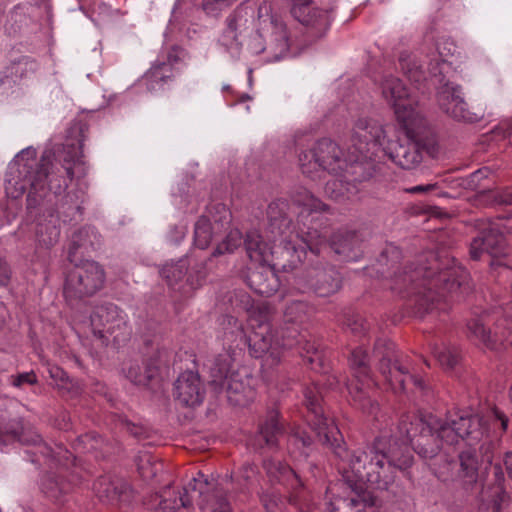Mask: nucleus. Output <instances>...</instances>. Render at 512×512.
Masks as SVG:
<instances>
[{
  "instance_id": "nucleus-30",
  "label": "nucleus",
  "mask_w": 512,
  "mask_h": 512,
  "mask_svg": "<svg viewBox=\"0 0 512 512\" xmlns=\"http://www.w3.org/2000/svg\"><path fill=\"white\" fill-rule=\"evenodd\" d=\"M329 247L343 261H357L362 256V239L355 231H338L330 239Z\"/></svg>"
},
{
  "instance_id": "nucleus-37",
  "label": "nucleus",
  "mask_w": 512,
  "mask_h": 512,
  "mask_svg": "<svg viewBox=\"0 0 512 512\" xmlns=\"http://www.w3.org/2000/svg\"><path fill=\"white\" fill-rule=\"evenodd\" d=\"M243 244L248 258L254 265L270 262L272 251L258 231L247 232Z\"/></svg>"
},
{
  "instance_id": "nucleus-51",
  "label": "nucleus",
  "mask_w": 512,
  "mask_h": 512,
  "mask_svg": "<svg viewBox=\"0 0 512 512\" xmlns=\"http://www.w3.org/2000/svg\"><path fill=\"white\" fill-rule=\"evenodd\" d=\"M313 439L307 431L296 428L289 436V445L300 450V455L307 457L312 449Z\"/></svg>"
},
{
  "instance_id": "nucleus-35",
  "label": "nucleus",
  "mask_w": 512,
  "mask_h": 512,
  "mask_svg": "<svg viewBox=\"0 0 512 512\" xmlns=\"http://www.w3.org/2000/svg\"><path fill=\"white\" fill-rule=\"evenodd\" d=\"M232 357L229 353L217 355L209 367V384L216 392H223L226 382L232 372Z\"/></svg>"
},
{
  "instance_id": "nucleus-46",
  "label": "nucleus",
  "mask_w": 512,
  "mask_h": 512,
  "mask_svg": "<svg viewBox=\"0 0 512 512\" xmlns=\"http://www.w3.org/2000/svg\"><path fill=\"white\" fill-rule=\"evenodd\" d=\"M429 416L441 445L443 443L447 445H455L459 440H461L449 418L441 420L433 415Z\"/></svg>"
},
{
  "instance_id": "nucleus-20",
  "label": "nucleus",
  "mask_w": 512,
  "mask_h": 512,
  "mask_svg": "<svg viewBox=\"0 0 512 512\" xmlns=\"http://www.w3.org/2000/svg\"><path fill=\"white\" fill-rule=\"evenodd\" d=\"M385 131L375 120L361 118L353 127L351 146L348 149L361 153L377 154L383 144Z\"/></svg>"
},
{
  "instance_id": "nucleus-49",
  "label": "nucleus",
  "mask_w": 512,
  "mask_h": 512,
  "mask_svg": "<svg viewBox=\"0 0 512 512\" xmlns=\"http://www.w3.org/2000/svg\"><path fill=\"white\" fill-rule=\"evenodd\" d=\"M241 37V34L225 28L218 42L233 58H238L242 50Z\"/></svg>"
},
{
  "instance_id": "nucleus-5",
  "label": "nucleus",
  "mask_w": 512,
  "mask_h": 512,
  "mask_svg": "<svg viewBox=\"0 0 512 512\" xmlns=\"http://www.w3.org/2000/svg\"><path fill=\"white\" fill-rule=\"evenodd\" d=\"M401 123L405 137L389 142L384 152L402 169H413L422 162L424 152L431 153L435 141L424 117Z\"/></svg>"
},
{
  "instance_id": "nucleus-22",
  "label": "nucleus",
  "mask_w": 512,
  "mask_h": 512,
  "mask_svg": "<svg viewBox=\"0 0 512 512\" xmlns=\"http://www.w3.org/2000/svg\"><path fill=\"white\" fill-rule=\"evenodd\" d=\"M467 327L470 334L489 349L499 350L502 347L506 348V343H512V323L507 319L499 321L494 331L486 328L482 318L471 319Z\"/></svg>"
},
{
  "instance_id": "nucleus-18",
  "label": "nucleus",
  "mask_w": 512,
  "mask_h": 512,
  "mask_svg": "<svg viewBox=\"0 0 512 512\" xmlns=\"http://www.w3.org/2000/svg\"><path fill=\"white\" fill-rule=\"evenodd\" d=\"M437 101L440 109L456 121L475 122L479 117L470 111L460 85L453 82L443 84L438 93Z\"/></svg>"
},
{
  "instance_id": "nucleus-32",
  "label": "nucleus",
  "mask_w": 512,
  "mask_h": 512,
  "mask_svg": "<svg viewBox=\"0 0 512 512\" xmlns=\"http://www.w3.org/2000/svg\"><path fill=\"white\" fill-rule=\"evenodd\" d=\"M350 488L351 491L347 495H336L329 501L330 512H365L367 506L374 505L370 494L357 492L359 485Z\"/></svg>"
},
{
  "instance_id": "nucleus-13",
  "label": "nucleus",
  "mask_w": 512,
  "mask_h": 512,
  "mask_svg": "<svg viewBox=\"0 0 512 512\" xmlns=\"http://www.w3.org/2000/svg\"><path fill=\"white\" fill-rule=\"evenodd\" d=\"M399 429L401 433H405L410 446L422 458H433L442 447L430 416L422 418L415 414L404 415Z\"/></svg>"
},
{
  "instance_id": "nucleus-40",
  "label": "nucleus",
  "mask_w": 512,
  "mask_h": 512,
  "mask_svg": "<svg viewBox=\"0 0 512 512\" xmlns=\"http://www.w3.org/2000/svg\"><path fill=\"white\" fill-rule=\"evenodd\" d=\"M454 426L460 439L472 438L478 439L480 432V419L472 415H451L448 417Z\"/></svg>"
},
{
  "instance_id": "nucleus-11",
  "label": "nucleus",
  "mask_w": 512,
  "mask_h": 512,
  "mask_svg": "<svg viewBox=\"0 0 512 512\" xmlns=\"http://www.w3.org/2000/svg\"><path fill=\"white\" fill-rule=\"evenodd\" d=\"M93 332L100 339L117 344L126 343L131 336V327L126 314L113 303L98 304L90 316Z\"/></svg>"
},
{
  "instance_id": "nucleus-27",
  "label": "nucleus",
  "mask_w": 512,
  "mask_h": 512,
  "mask_svg": "<svg viewBox=\"0 0 512 512\" xmlns=\"http://www.w3.org/2000/svg\"><path fill=\"white\" fill-rule=\"evenodd\" d=\"M218 213L223 212L224 215L212 222L207 215L199 217L194 226V243L199 249H206L215 235L221 233L225 229V225L229 224V213L225 206L218 204L215 206Z\"/></svg>"
},
{
  "instance_id": "nucleus-39",
  "label": "nucleus",
  "mask_w": 512,
  "mask_h": 512,
  "mask_svg": "<svg viewBox=\"0 0 512 512\" xmlns=\"http://www.w3.org/2000/svg\"><path fill=\"white\" fill-rule=\"evenodd\" d=\"M125 377L135 385L146 386L156 377L159 372L158 366H152L151 363H145L144 370L137 361H129L123 367Z\"/></svg>"
},
{
  "instance_id": "nucleus-34",
  "label": "nucleus",
  "mask_w": 512,
  "mask_h": 512,
  "mask_svg": "<svg viewBox=\"0 0 512 512\" xmlns=\"http://www.w3.org/2000/svg\"><path fill=\"white\" fill-rule=\"evenodd\" d=\"M263 468L272 482L285 486L288 490L300 485V476L286 463L276 459L263 461Z\"/></svg>"
},
{
  "instance_id": "nucleus-53",
  "label": "nucleus",
  "mask_w": 512,
  "mask_h": 512,
  "mask_svg": "<svg viewBox=\"0 0 512 512\" xmlns=\"http://www.w3.org/2000/svg\"><path fill=\"white\" fill-rule=\"evenodd\" d=\"M310 311V306L304 301H292L286 306L284 317L289 323H301Z\"/></svg>"
},
{
  "instance_id": "nucleus-38",
  "label": "nucleus",
  "mask_w": 512,
  "mask_h": 512,
  "mask_svg": "<svg viewBox=\"0 0 512 512\" xmlns=\"http://www.w3.org/2000/svg\"><path fill=\"white\" fill-rule=\"evenodd\" d=\"M173 79L174 70L172 68L171 56L167 57V61L153 64L144 75V80L149 90L160 89Z\"/></svg>"
},
{
  "instance_id": "nucleus-21",
  "label": "nucleus",
  "mask_w": 512,
  "mask_h": 512,
  "mask_svg": "<svg viewBox=\"0 0 512 512\" xmlns=\"http://www.w3.org/2000/svg\"><path fill=\"white\" fill-rule=\"evenodd\" d=\"M291 14L313 39L323 37L330 27V11L313 6L312 2L291 6Z\"/></svg>"
},
{
  "instance_id": "nucleus-29",
  "label": "nucleus",
  "mask_w": 512,
  "mask_h": 512,
  "mask_svg": "<svg viewBox=\"0 0 512 512\" xmlns=\"http://www.w3.org/2000/svg\"><path fill=\"white\" fill-rule=\"evenodd\" d=\"M252 378L247 374H241L239 371L232 372L229 380L224 386L227 399L233 406H246L255 397V391L251 385Z\"/></svg>"
},
{
  "instance_id": "nucleus-7",
  "label": "nucleus",
  "mask_w": 512,
  "mask_h": 512,
  "mask_svg": "<svg viewBox=\"0 0 512 512\" xmlns=\"http://www.w3.org/2000/svg\"><path fill=\"white\" fill-rule=\"evenodd\" d=\"M74 266L67 272L63 295L71 306L78 304L87 297L94 296L105 284L104 268L94 260L73 262Z\"/></svg>"
},
{
  "instance_id": "nucleus-55",
  "label": "nucleus",
  "mask_w": 512,
  "mask_h": 512,
  "mask_svg": "<svg viewBox=\"0 0 512 512\" xmlns=\"http://www.w3.org/2000/svg\"><path fill=\"white\" fill-rule=\"evenodd\" d=\"M60 236V231L56 226L40 225L37 230V239L41 246L50 248L55 245Z\"/></svg>"
},
{
  "instance_id": "nucleus-60",
  "label": "nucleus",
  "mask_w": 512,
  "mask_h": 512,
  "mask_svg": "<svg viewBox=\"0 0 512 512\" xmlns=\"http://www.w3.org/2000/svg\"><path fill=\"white\" fill-rule=\"evenodd\" d=\"M235 0H202L201 8L206 15L218 17L223 10L232 5Z\"/></svg>"
},
{
  "instance_id": "nucleus-41",
  "label": "nucleus",
  "mask_w": 512,
  "mask_h": 512,
  "mask_svg": "<svg viewBox=\"0 0 512 512\" xmlns=\"http://www.w3.org/2000/svg\"><path fill=\"white\" fill-rule=\"evenodd\" d=\"M490 169L488 167H482L473 173L465 176V177H448L444 181L449 184V186L454 188H463L467 190H478L483 187V181H485L489 174Z\"/></svg>"
},
{
  "instance_id": "nucleus-43",
  "label": "nucleus",
  "mask_w": 512,
  "mask_h": 512,
  "mask_svg": "<svg viewBox=\"0 0 512 512\" xmlns=\"http://www.w3.org/2000/svg\"><path fill=\"white\" fill-rule=\"evenodd\" d=\"M71 489V484L60 473L49 472L41 480V490L49 498L57 500Z\"/></svg>"
},
{
  "instance_id": "nucleus-56",
  "label": "nucleus",
  "mask_w": 512,
  "mask_h": 512,
  "mask_svg": "<svg viewBox=\"0 0 512 512\" xmlns=\"http://www.w3.org/2000/svg\"><path fill=\"white\" fill-rule=\"evenodd\" d=\"M193 496H190L188 489L184 488L183 492H179V496L173 499L163 498L160 501V507L163 510H174L178 508H188L192 505Z\"/></svg>"
},
{
  "instance_id": "nucleus-4",
  "label": "nucleus",
  "mask_w": 512,
  "mask_h": 512,
  "mask_svg": "<svg viewBox=\"0 0 512 512\" xmlns=\"http://www.w3.org/2000/svg\"><path fill=\"white\" fill-rule=\"evenodd\" d=\"M288 203L286 200L277 199L272 201L267 208V216L272 233L277 232L281 239L280 244L283 250L288 254L291 263L302 261V255L309 249L315 255L327 248V234L319 231L316 227H309L303 235L293 236L287 232L290 231L291 219L287 216Z\"/></svg>"
},
{
  "instance_id": "nucleus-47",
  "label": "nucleus",
  "mask_w": 512,
  "mask_h": 512,
  "mask_svg": "<svg viewBox=\"0 0 512 512\" xmlns=\"http://www.w3.org/2000/svg\"><path fill=\"white\" fill-rule=\"evenodd\" d=\"M187 261L180 260L177 263L166 264L161 269V276L166 280L167 284L176 289L178 283L186 276L187 274Z\"/></svg>"
},
{
  "instance_id": "nucleus-31",
  "label": "nucleus",
  "mask_w": 512,
  "mask_h": 512,
  "mask_svg": "<svg viewBox=\"0 0 512 512\" xmlns=\"http://www.w3.org/2000/svg\"><path fill=\"white\" fill-rule=\"evenodd\" d=\"M101 245V235L94 227L85 226L73 233L68 249V260L73 263L81 256L89 254Z\"/></svg>"
},
{
  "instance_id": "nucleus-44",
  "label": "nucleus",
  "mask_w": 512,
  "mask_h": 512,
  "mask_svg": "<svg viewBox=\"0 0 512 512\" xmlns=\"http://www.w3.org/2000/svg\"><path fill=\"white\" fill-rule=\"evenodd\" d=\"M252 19L253 10L240 5L226 18V28L242 35L249 28Z\"/></svg>"
},
{
  "instance_id": "nucleus-54",
  "label": "nucleus",
  "mask_w": 512,
  "mask_h": 512,
  "mask_svg": "<svg viewBox=\"0 0 512 512\" xmlns=\"http://www.w3.org/2000/svg\"><path fill=\"white\" fill-rule=\"evenodd\" d=\"M491 499L489 509L491 512H503L510 502V496L501 484L494 485L491 488Z\"/></svg>"
},
{
  "instance_id": "nucleus-45",
  "label": "nucleus",
  "mask_w": 512,
  "mask_h": 512,
  "mask_svg": "<svg viewBox=\"0 0 512 512\" xmlns=\"http://www.w3.org/2000/svg\"><path fill=\"white\" fill-rule=\"evenodd\" d=\"M288 503L293 506L297 512H311L313 508L312 495L304 486L302 479L298 487H292L289 490Z\"/></svg>"
},
{
  "instance_id": "nucleus-23",
  "label": "nucleus",
  "mask_w": 512,
  "mask_h": 512,
  "mask_svg": "<svg viewBox=\"0 0 512 512\" xmlns=\"http://www.w3.org/2000/svg\"><path fill=\"white\" fill-rule=\"evenodd\" d=\"M376 154L361 153L348 149L345 157L344 169L341 171L352 184L367 181L374 177L380 169V165L376 162Z\"/></svg>"
},
{
  "instance_id": "nucleus-52",
  "label": "nucleus",
  "mask_w": 512,
  "mask_h": 512,
  "mask_svg": "<svg viewBox=\"0 0 512 512\" xmlns=\"http://www.w3.org/2000/svg\"><path fill=\"white\" fill-rule=\"evenodd\" d=\"M242 240L244 239L240 230H230L225 239L214 249L212 256H220L225 253L234 252L238 247H240Z\"/></svg>"
},
{
  "instance_id": "nucleus-12",
  "label": "nucleus",
  "mask_w": 512,
  "mask_h": 512,
  "mask_svg": "<svg viewBox=\"0 0 512 512\" xmlns=\"http://www.w3.org/2000/svg\"><path fill=\"white\" fill-rule=\"evenodd\" d=\"M344 163L340 147L328 138L318 140L312 149L299 155L300 169L308 177L321 170L337 175L344 169Z\"/></svg>"
},
{
  "instance_id": "nucleus-62",
  "label": "nucleus",
  "mask_w": 512,
  "mask_h": 512,
  "mask_svg": "<svg viewBox=\"0 0 512 512\" xmlns=\"http://www.w3.org/2000/svg\"><path fill=\"white\" fill-rule=\"evenodd\" d=\"M260 501L267 512H278L283 505L281 496L273 490L263 492Z\"/></svg>"
},
{
  "instance_id": "nucleus-19",
  "label": "nucleus",
  "mask_w": 512,
  "mask_h": 512,
  "mask_svg": "<svg viewBox=\"0 0 512 512\" xmlns=\"http://www.w3.org/2000/svg\"><path fill=\"white\" fill-rule=\"evenodd\" d=\"M286 433V423L282 419L280 412L275 409H269L265 416L258 422V429L250 440L255 449H277L279 439Z\"/></svg>"
},
{
  "instance_id": "nucleus-26",
  "label": "nucleus",
  "mask_w": 512,
  "mask_h": 512,
  "mask_svg": "<svg viewBox=\"0 0 512 512\" xmlns=\"http://www.w3.org/2000/svg\"><path fill=\"white\" fill-rule=\"evenodd\" d=\"M246 283L255 293L264 297L274 295L280 287L278 276L269 262L249 267Z\"/></svg>"
},
{
  "instance_id": "nucleus-9",
  "label": "nucleus",
  "mask_w": 512,
  "mask_h": 512,
  "mask_svg": "<svg viewBox=\"0 0 512 512\" xmlns=\"http://www.w3.org/2000/svg\"><path fill=\"white\" fill-rule=\"evenodd\" d=\"M349 364L353 380L347 384V389L354 405L364 413L376 416L380 408L379 403L370 394V391L376 387V382L371 376L366 350L362 347L354 349Z\"/></svg>"
},
{
  "instance_id": "nucleus-17",
  "label": "nucleus",
  "mask_w": 512,
  "mask_h": 512,
  "mask_svg": "<svg viewBox=\"0 0 512 512\" xmlns=\"http://www.w3.org/2000/svg\"><path fill=\"white\" fill-rule=\"evenodd\" d=\"M382 97L394 109L399 122L423 117L408 100V90L398 77L384 75L380 81Z\"/></svg>"
},
{
  "instance_id": "nucleus-33",
  "label": "nucleus",
  "mask_w": 512,
  "mask_h": 512,
  "mask_svg": "<svg viewBox=\"0 0 512 512\" xmlns=\"http://www.w3.org/2000/svg\"><path fill=\"white\" fill-rule=\"evenodd\" d=\"M459 468L456 474V481L465 490H470L477 483L479 471V459L474 448H466L458 455Z\"/></svg>"
},
{
  "instance_id": "nucleus-3",
  "label": "nucleus",
  "mask_w": 512,
  "mask_h": 512,
  "mask_svg": "<svg viewBox=\"0 0 512 512\" xmlns=\"http://www.w3.org/2000/svg\"><path fill=\"white\" fill-rule=\"evenodd\" d=\"M469 279V273L460 265L440 268L436 256L429 252L395 271L390 289L410 297L414 315L423 318L436 309L442 310L447 294L466 293Z\"/></svg>"
},
{
  "instance_id": "nucleus-64",
  "label": "nucleus",
  "mask_w": 512,
  "mask_h": 512,
  "mask_svg": "<svg viewBox=\"0 0 512 512\" xmlns=\"http://www.w3.org/2000/svg\"><path fill=\"white\" fill-rule=\"evenodd\" d=\"M256 474H257L256 465H254L252 463H245L242 465V467L237 472L236 479H237V482L241 486L246 487L256 477Z\"/></svg>"
},
{
  "instance_id": "nucleus-59",
  "label": "nucleus",
  "mask_w": 512,
  "mask_h": 512,
  "mask_svg": "<svg viewBox=\"0 0 512 512\" xmlns=\"http://www.w3.org/2000/svg\"><path fill=\"white\" fill-rule=\"evenodd\" d=\"M302 354L304 360L309 363L313 370L320 371L323 366V353L314 344L307 343Z\"/></svg>"
},
{
  "instance_id": "nucleus-2",
  "label": "nucleus",
  "mask_w": 512,
  "mask_h": 512,
  "mask_svg": "<svg viewBox=\"0 0 512 512\" xmlns=\"http://www.w3.org/2000/svg\"><path fill=\"white\" fill-rule=\"evenodd\" d=\"M82 142L63 145L60 159L51 150H45L37 159L34 148L23 149L15 159L16 176L8 180L7 193L13 198L27 191L26 207L32 211L40 207L53 193L60 196L74 177L73 164L83 157Z\"/></svg>"
},
{
  "instance_id": "nucleus-15",
  "label": "nucleus",
  "mask_w": 512,
  "mask_h": 512,
  "mask_svg": "<svg viewBox=\"0 0 512 512\" xmlns=\"http://www.w3.org/2000/svg\"><path fill=\"white\" fill-rule=\"evenodd\" d=\"M449 45L453 47V50L448 48V53H444L442 48L438 47L437 52L433 53L432 56H426L428 59L424 62L420 61L417 55L403 51L399 55L400 68L411 82L421 84L430 75L438 83H442L444 79L443 68L449 63L447 56L448 54L453 55L456 51L453 44Z\"/></svg>"
},
{
  "instance_id": "nucleus-61",
  "label": "nucleus",
  "mask_w": 512,
  "mask_h": 512,
  "mask_svg": "<svg viewBox=\"0 0 512 512\" xmlns=\"http://www.w3.org/2000/svg\"><path fill=\"white\" fill-rule=\"evenodd\" d=\"M230 302L234 309L243 312H250L254 307V301L245 291H235L230 297Z\"/></svg>"
},
{
  "instance_id": "nucleus-25",
  "label": "nucleus",
  "mask_w": 512,
  "mask_h": 512,
  "mask_svg": "<svg viewBox=\"0 0 512 512\" xmlns=\"http://www.w3.org/2000/svg\"><path fill=\"white\" fill-rule=\"evenodd\" d=\"M174 398L182 406L195 407L204 400L205 388L197 372L185 371L174 383Z\"/></svg>"
},
{
  "instance_id": "nucleus-14",
  "label": "nucleus",
  "mask_w": 512,
  "mask_h": 512,
  "mask_svg": "<svg viewBox=\"0 0 512 512\" xmlns=\"http://www.w3.org/2000/svg\"><path fill=\"white\" fill-rule=\"evenodd\" d=\"M263 34L254 37L251 50L255 54L264 53L265 61L273 62L284 58L289 53L290 40L287 26L276 16L263 20Z\"/></svg>"
},
{
  "instance_id": "nucleus-24",
  "label": "nucleus",
  "mask_w": 512,
  "mask_h": 512,
  "mask_svg": "<svg viewBox=\"0 0 512 512\" xmlns=\"http://www.w3.org/2000/svg\"><path fill=\"white\" fill-rule=\"evenodd\" d=\"M189 487L201 497L199 503L201 512H233L226 492L218 487L209 491V483L201 472H198V477L192 479Z\"/></svg>"
},
{
  "instance_id": "nucleus-58",
  "label": "nucleus",
  "mask_w": 512,
  "mask_h": 512,
  "mask_svg": "<svg viewBox=\"0 0 512 512\" xmlns=\"http://www.w3.org/2000/svg\"><path fill=\"white\" fill-rule=\"evenodd\" d=\"M84 191L75 189L68 192L61 200V206L69 211H76L82 214V204L84 202Z\"/></svg>"
},
{
  "instance_id": "nucleus-36",
  "label": "nucleus",
  "mask_w": 512,
  "mask_h": 512,
  "mask_svg": "<svg viewBox=\"0 0 512 512\" xmlns=\"http://www.w3.org/2000/svg\"><path fill=\"white\" fill-rule=\"evenodd\" d=\"M35 62L28 57H20L7 65L1 73L0 89L14 87L28 72L33 71Z\"/></svg>"
},
{
  "instance_id": "nucleus-1",
  "label": "nucleus",
  "mask_w": 512,
  "mask_h": 512,
  "mask_svg": "<svg viewBox=\"0 0 512 512\" xmlns=\"http://www.w3.org/2000/svg\"><path fill=\"white\" fill-rule=\"evenodd\" d=\"M304 398L309 425L319 441L333 451L337 468L349 487L359 485L362 490L363 484H368L374 489L388 490L396 480L397 470L410 477L407 469L413 463V456L409 451H402L396 444L386 448V437L376 438L366 448L348 449L334 421L324 416L319 385L306 387Z\"/></svg>"
},
{
  "instance_id": "nucleus-8",
  "label": "nucleus",
  "mask_w": 512,
  "mask_h": 512,
  "mask_svg": "<svg viewBox=\"0 0 512 512\" xmlns=\"http://www.w3.org/2000/svg\"><path fill=\"white\" fill-rule=\"evenodd\" d=\"M372 356L377 361L379 372L394 393L405 392L407 382L412 383L421 392H427L425 381L419 376L410 374L408 369L399 362L395 344L392 341L378 339Z\"/></svg>"
},
{
  "instance_id": "nucleus-63",
  "label": "nucleus",
  "mask_w": 512,
  "mask_h": 512,
  "mask_svg": "<svg viewBox=\"0 0 512 512\" xmlns=\"http://www.w3.org/2000/svg\"><path fill=\"white\" fill-rule=\"evenodd\" d=\"M346 328L354 335H364L368 330L367 321L361 315L348 316L345 320Z\"/></svg>"
},
{
  "instance_id": "nucleus-28",
  "label": "nucleus",
  "mask_w": 512,
  "mask_h": 512,
  "mask_svg": "<svg viewBox=\"0 0 512 512\" xmlns=\"http://www.w3.org/2000/svg\"><path fill=\"white\" fill-rule=\"evenodd\" d=\"M17 440L24 445H32L35 447L34 456L41 455L44 458L57 461L62 467H68L74 461V456L62 447H58V451L54 452L51 447L43 442L40 435L34 432L16 433Z\"/></svg>"
},
{
  "instance_id": "nucleus-48",
  "label": "nucleus",
  "mask_w": 512,
  "mask_h": 512,
  "mask_svg": "<svg viewBox=\"0 0 512 512\" xmlns=\"http://www.w3.org/2000/svg\"><path fill=\"white\" fill-rule=\"evenodd\" d=\"M136 464L140 475L146 480L156 477L162 469V464L146 452L136 458Z\"/></svg>"
},
{
  "instance_id": "nucleus-50",
  "label": "nucleus",
  "mask_w": 512,
  "mask_h": 512,
  "mask_svg": "<svg viewBox=\"0 0 512 512\" xmlns=\"http://www.w3.org/2000/svg\"><path fill=\"white\" fill-rule=\"evenodd\" d=\"M295 202H297L299 205H302L309 214L318 212L326 213L330 210L328 205L323 203L320 199L316 198L306 190L297 193L295 196Z\"/></svg>"
},
{
  "instance_id": "nucleus-10",
  "label": "nucleus",
  "mask_w": 512,
  "mask_h": 512,
  "mask_svg": "<svg viewBox=\"0 0 512 512\" xmlns=\"http://www.w3.org/2000/svg\"><path fill=\"white\" fill-rule=\"evenodd\" d=\"M478 230V235L470 243L471 259L479 260L486 253L491 257L490 266L493 269L512 270V258L508 253L505 236L499 228L491 223L481 222Z\"/></svg>"
},
{
  "instance_id": "nucleus-42",
  "label": "nucleus",
  "mask_w": 512,
  "mask_h": 512,
  "mask_svg": "<svg viewBox=\"0 0 512 512\" xmlns=\"http://www.w3.org/2000/svg\"><path fill=\"white\" fill-rule=\"evenodd\" d=\"M335 177L328 180L325 184L324 190L327 196L334 200H339L343 197H349L358 192L355 184H352L343 172H339Z\"/></svg>"
},
{
  "instance_id": "nucleus-16",
  "label": "nucleus",
  "mask_w": 512,
  "mask_h": 512,
  "mask_svg": "<svg viewBox=\"0 0 512 512\" xmlns=\"http://www.w3.org/2000/svg\"><path fill=\"white\" fill-rule=\"evenodd\" d=\"M296 288L302 292H313L319 297H328L342 287V277L334 266H313L295 280Z\"/></svg>"
},
{
  "instance_id": "nucleus-57",
  "label": "nucleus",
  "mask_w": 512,
  "mask_h": 512,
  "mask_svg": "<svg viewBox=\"0 0 512 512\" xmlns=\"http://www.w3.org/2000/svg\"><path fill=\"white\" fill-rule=\"evenodd\" d=\"M434 356L439 364L447 370H452L459 361V355L456 350L446 347L436 348Z\"/></svg>"
},
{
  "instance_id": "nucleus-6",
  "label": "nucleus",
  "mask_w": 512,
  "mask_h": 512,
  "mask_svg": "<svg viewBox=\"0 0 512 512\" xmlns=\"http://www.w3.org/2000/svg\"><path fill=\"white\" fill-rule=\"evenodd\" d=\"M260 324L258 330L253 331L249 336L243 335L245 343L248 344L251 356L260 358L269 354L273 360H279L281 351L291 348L296 343L297 330L286 328H274L270 323L272 309L266 304L257 308Z\"/></svg>"
}]
</instances>
